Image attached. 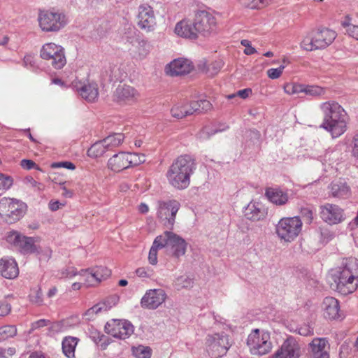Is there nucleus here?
<instances>
[{"instance_id": "1", "label": "nucleus", "mask_w": 358, "mask_h": 358, "mask_svg": "<svg viewBox=\"0 0 358 358\" xmlns=\"http://www.w3.org/2000/svg\"><path fill=\"white\" fill-rule=\"evenodd\" d=\"M174 31L178 36L189 40H196L199 36L210 37L217 33V20L214 13L198 10L193 20H182L176 24Z\"/></svg>"}, {"instance_id": "2", "label": "nucleus", "mask_w": 358, "mask_h": 358, "mask_svg": "<svg viewBox=\"0 0 358 358\" xmlns=\"http://www.w3.org/2000/svg\"><path fill=\"white\" fill-rule=\"evenodd\" d=\"M196 169L195 158L189 155L178 157L168 169L166 177L175 189L183 190L190 185V178Z\"/></svg>"}, {"instance_id": "3", "label": "nucleus", "mask_w": 358, "mask_h": 358, "mask_svg": "<svg viewBox=\"0 0 358 358\" xmlns=\"http://www.w3.org/2000/svg\"><path fill=\"white\" fill-rule=\"evenodd\" d=\"M323 114L321 128L329 131L333 138L342 135L347 129V113L334 101H329L320 105Z\"/></svg>"}, {"instance_id": "4", "label": "nucleus", "mask_w": 358, "mask_h": 358, "mask_svg": "<svg viewBox=\"0 0 358 358\" xmlns=\"http://www.w3.org/2000/svg\"><path fill=\"white\" fill-rule=\"evenodd\" d=\"M336 289L343 295L354 292L358 287V259L348 257L332 275Z\"/></svg>"}, {"instance_id": "5", "label": "nucleus", "mask_w": 358, "mask_h": 358, "mask_svg": "<svg viewBox=\"0 0 358 358\" xmlns=\"http://www.w3.org/2000/svg\"><path fill=\"white\" fill-rule=\"evenodd\" d=\"M337 34L332 29L321 27L312 30L301 42V48L307 51L324 49L336 39Z\"/></svg>"}, {"instance_id": "6", "label": "nucleus", "mask_w": 358, "mask_h": 358, "mask_svg": "<svg viewBox=\"0 0 358 358\" xmlns=\"http://www.w3.org/2000/svg\"><path fill=\"white\" fill-rule=\"evenodd\" d=\"M278 237L285 242L293 241L301 233L302 221L298 216L281 218L275 225Z\"/></svg>"}, {"instance_id": "7", "label": "nucleus", "mask_w": 358, "mask_h": 358, "mask_svg": "<svg viewBox=\"0 0 358 358\" xmlns=\"http://www.w3.org/2000/svg\"><path fill=\"white\" fill-rule=\"evenodd\" d=\"M205 344L206 352L211 358L223 357L231 346L229 335L224 331L207 334Z\"/></svg>"}, {"instance_id": "8", "label": "nucleus", "mask_w": 358, "mask_h": 358, "mask_svg": "<svg viewBox=\"0 0 358 358\" xmlns=\"http://www.w3.org/2000/svg\"><path fill=\"white\" fill-rule=\"evenodd\" d=\"M26 205L14 199L3 198L0 200V217L8 224H13L23 217Z\"/></svg>"}, {"instance_id": "9", "label": "nucleus", "mask_w": 358, "mask_h": 358, "mask_svg": "<svg viewBox=\"0 0 358 358\" xmlns=\"http://www.w3.org/2000/svg\"><path fill=\"white\" fill-rule=\"evenodd\" d=\"M247 345L252 355L260 356L268 354L273 347L270 334L258 329L252 330L249 334Z\"/></svg>"}, {"instance_id": "10", "label": "nucleus", "mask_w": 358, "mask_h": 358, "mask_svg": "<svg viewBox=\"0 0 358 358\" xmlns=\"http://www.w3.org/2000/svg\"><path fill=\"white\" fill-rule=\"evenodd\" d=\"M158 237L162 238L160 241L163 245V248H166L168 255L176 259H179L181 256L185 255L187 243L182 237L169 231H164Z\"/></svg>"}, {"instance_id": "11", "label": "nucleus", "mask_w": 358, "mask_h": 358, "mask_svg": "<svg viewBox=\"0 0 358 358\" xmlns=\"http://www.w3.org/2000/svg\"><path fill=\"white\" fill-rule=\"evenodd\" d=\"M6 241L23 255L38 253V247L33 237L26 236L19 231H11L6 236Z\"/></svg>"}, {"instance_id": "12", "label": "nucleus", "mask_w": 358, "mask_h": 358, "mask_svg": "<svg viewBox=\"0 0 358 358\" xmlns=\"http://www.w3.org/2000/svg\"><path fill=\"white\" fill-rule=\"evenodd\" d=\"M40 57L48 61L55 69H61L66 64L64 48L54 43L44 44L41 49Z\"/></svg>"}, {"instance_id": "13", "label": "nucleus", "mask_w": 358, "mask_h": 358, "mask_svg": "<svg viewBox=\"0 0 358 358\" xmlns=\"http://www.w3.org/2000/svg\"><path fill=\"white\" fill-rule=\"evenodd\" d=\"M145 156L137 153L120 152L110 157L108 162V168L115 172H120L130 166H137L144 162Z\"/></svg>"}, {"instance_id": "14", "label": "nucleus", "mask_w": 358, "mask_h": 358, "mask_svg": "<svg viewBox=\"0 0 358 358\" xmlns=\"http://www.w3.org/2000/svg\"><path fill=\"white\" fill-rule=\"evenodd\" d=\"M39 26L43 31H58L66 23L65 15L59 12L41 11L38 15Z\"/></svg>"}, {"instance_id": "15", "label": "nucleus", "mask_w": 358, "mask_h": 358, "mask_svg": "<svg viewBox=\"0 0 358 358\" xmlns=\"http://www.w3.org/2000/svg\"><path fill=\"white\" fill-rule=\"evenodd\" d=\"M180 207V203L175 199L158 202L157 217L166 228L172 229Z\"/></svg>"}, {"instance_id": "16", "label": "nucleus", "mask_w": 358, "mask_h": 358, "mask_svg": "<svg viewBox=\"0 0 358 358\" xmlns=\"http://www.w3.org/2000/svg\"><path fill=\"white\" fill-rule=\"evenodd\" d=\"M105 331L119 339H126L134 333V327L127 320L113 319L105 325Z\"/></svg>"}, {"instance_id": "17", "label": "nucleus", "mask_w": 358, "mask_h": 358, "mask_svg": "<svg viewBox=\"0 0 358 358\" xmlns=\"http://www.w3.org/2000/svg\"><path fill=\"white\" fill-rule=\"evenodd\" d=\"M321 219L330 225L338 224L345 220L344 210L339 206L327 203L320 207Z\"/></svg>"}, {"instance_id": "18", "label": "nucleus", "mask_w": 358, "mask_h": 358, "mask_svg": "<svg viewBox=\"0 0 358 358\" xmlns=\"http://www.w3.org/2000/svg\"><path fill=\"white\" fill-rule=\"evenodd\" d=\"M139 92L128 85H119L113 93V100L120 104H132L137 101Z\"/></svg>"}, {"instance_id": "19", "label": "nucleus", "mask_w": 358, "mask_h": 358, "mask_svg": "<svg viewBox=\"0 0 358 358\" xmlns=\"http://www.w3.org/2000/svg\"><path fill=\"white\" fill-rule=\"evenodd\" d=\"M138 25L147 32L154 31L156 26L153 8L148 4H141L138 7Z\"/></svg>"}, {"instance_id": "20", "label": "nucleus", "mask_w": 358, "mask_h": 358, "mask_svg": "<svg viewBox=\"0 0 358 358\" xmlns=\"http://www.w3.org/2000/svg\"><path fill=\"white\" fill-rule=\"evenodd\" d=\"M166 296L162 289H149L142 297L141 306L143 308L155 310L165 301Z\"/></svg>"}, {"instance_id": "21", "label": "nucleus", "mask_w": 358, "mask_h": 358, "mask_svg": "<svg viewBox=\"0 0 358 358\" xmlns=\"http://www.w3.org/2000/svg\"><path fill=\"white\" fill-rule=\"evenodd\" d=\"M300 353L299 344L294 337L289 336L270 358H299Z\"/></svg>"}, {"instance_id": "22", "label": "nucleus", "mask_w": 358, "mask_h": 358, "mask_svg": "<svg viewBox=\"0 0 358 358\" xmlns=\"http://www.w3.org/2000/svg\"><path fill=\"white\" fill-rule=\"evenodd\" d=\"M329 344L326 338H315L308 344V352L312 358H329Z\"/></svg>"}, {"instance_id": "23", "label": "nucleus", "mask_w": 358, "mask_h": 358, "mask_svg": "<svg viewBox=\"0 0 358 358\" xmlns=\"http://www.w3.org/2000/svg\"><path fill=\"white\" fill-rule=\"evenodd\" d=\"M328 188L329 196L335 199H348L352 194L350 187L344 180H334L329 184Z\"/></svg>"}, {"instance_id": "24", "label": "nucleus", "mask_w": 358, "mask_h": 358, "mask_svg": "<svg viewBox=\"0 0 358 358\" xmlns=\"http://www.w3.org/2000/svg\"><path fill=\"white\" fill-rule=\"evenodd\" d=\"M246 219L251 221H259L264 220L267 215V210L259 202H250L243 211Z\"/></svg>"}, {"instance_id": "25", "label": "nucleus", "mask_w": 358, "mask_h": 358, "mask_svg": "<svg viewBox=\"0 0 358 358\" xmlns=\"http://www.w3.org/2000/svg\"><path fill=\"white\" fill-rule=\"evenodd\" d=\"M166 69H169L168 73L172 76H181L189 73L193 66L188 59L179 58L171 62Z\"/></svg>"}, {"instance_id": "26", "label": "nucleus", "mask_w": 358, "mask_h": 358, "mask_svg": "<svg viewBox=\"0 0 358 358\" xmlns=\"http://www.w3.org/2000/svg\"><path fill=\"white\" fill-rule=\"evenodd\" d=\"M81 271L88 273V282L91 285L99 284L111 275V271L107 267L102 266L88 268L85 271L82 270Z\"/></svg>"}, {"instance_id": "27", "label": "nucleus", "mask_w": 358, "mask_h": 358, "mask_svg": "<svg viewBox=\"0 0 358 358\" xmlns=\"http://www.w3.org/2000/svg\"><path fill=\"white\" fill-rule=\"evenodd\" d=\"M79 95L89 102L94 101L99 96L98 85L95 83H80L76 85Z\"/></svg>"}, {"instance_id": "28", "label": "nucleus", "mask_w": 358, "mask_h": 358, "mask_svg": "<svg viewBox=\"0 0 358 358\" xmlns=\"http://www.w3.org/2000/svg\"><path fill=\"white\" fill-rule=\"evenodd\" d=\"M120 297L117 294H113L106 297L103 301L96 303L88 309L85 315H91L98 314L101 312H106L115 306L119 301Z\"/></svg>"}, {"instance_id": "29", "label": "nucleus", "mask_w": 358, "mask_h": 358, "mask_svg": "<svg viewBox=\"0 0 358 358\" xmlns=\"http://www.w3.org/2000/svg\"><path fill=\"white\" fill-rule=\"evenodd\" d=\"M265 196L269 201L277 206H284L289 201L287 192L278 187H267Z\"/></svg>"}, {"instance_id": "30", "label": "nucleus", "mask_w": 358, "mask_h": 358, "mask_svg": "<svg viewBox=\"0 0 358 358\" xmlns=\"http://www.w3.org/2000/svg\"><path fill=\"white\" fill-rule=\"evenodd\" d=\"M322 308L324 317L329 320H335L340 317L339 302L335 298L331 296L325 297L322 303Z\"/></svg>"}, {"instance_id": "31", "label": "nucleus", "mask_w": 358, "mask_h": 358, "mask_svg": "<svg viewBox=\"0 0 358 358\" xmlns=\"http://www.w3.org/2000/svg\"><path fill=\"white\" fill-rule=\"evenodd\" d=\"M0 274L5 278H15L19 274V269L15 260L14 259H0Z\"/></svg>"}, {"instance_id": "32", "label": "nucleus", "mask_w": 358, "mask_h": 358, "mask_svg": "<svg viewBox=\"0 0 358 358\" xmlns=\"http://www.w3.org/2000/svg\"><path fill=\"white\" fill-rule=\"evenodd\" d=\"M228 127L224 126L222 128H217L213 124H207L203 126L197 133L196 138L200 141L208 140L214 134L224 131Z\"/></svg>"}, {"instance_id": "33", "label": "nucleus", "mask_w": 358, "mask_h": 358, "mask_svg": "<svg viewBox=\"0 0 358 358\" xmlns=\"http://www.w3.org/2000/svg\"><path fill=\"white\" fill-rule=\"evenodd\" d=\"M78 339L75 337H65L62 341V351L68 358L75 357V349L78 344Z\"/></svg>"}, {"instance_id": "34", "label": "nucleus", "mask_w": 358, "mask_h": 358, "mask_svg": "<svg viewBox=\"0 0 358 358\" xmlns=\"http://www.w3.org/2000/svg\"><path fill=\"white\" fill-rule=\"evenodd\" d=\"M124 138V136L122 133H115L108 136L103 139V144L106 147L108 150H112L114 148L120 146Z\"/></svg>"}, {"instance_id": "35", "label": "nucleus", "mask_w": 358, "mask_h": 358, "mask_svg": "<svg viewBox=\"0 0 358 358\" xmlns=\"http://www.w3.org/2000/svg\"><path fill=\"white\" fill-rule=\"evenodd\" d=\"M162 238L160 237L157 236L154 240L152 245L151 246L149 255H148V262L152 265H156L157 264V252L158 250L163 248V245L160 241Z\"/></svg>"}, {"instance_id": "36", "label": "nucleus", "mask_w": 358, "mask_h": 358, "mask_svg": "<svg viewBox=\"0 0 358 358\" xmlns=\"http://www.w3.org/2000/svg\"><path fill=\"white\" fill-rule=\"evenodd\" d=\"M192 111L195 113H202L210 110L212 108L211 103L206 99L190 101Z\"/></svg>"}, {"instance_id": "37", "label": "nucleus", "mask_w": 358, "mask_h": 358, "mask_svg": "<svg viewBox=\"0 0 358 358\" xmlns=\"http://www.w3.org/2000/svg\"><path fill=\"white\" fill-rule=\"evenodd\" d=\"M108 150L103 144V141L94 143L88 150V155L93 157H98L103 155Z\"/></svg>"}, {"instance_id": "38", "label": "nucleus", "mask_w": 358, "mask_h": 358, "mask_svg": "<svg viewBox=\"0 0 358 358\" xmlns=\"http://www.w3.org/2000/svg\"><path fill=\"white\" fill-rule=\"evenodd\" d=\"M301 92L312 96H318L324 94L322 87L317 85H308L301 84Z\"/></svg>"}, {"instance_id": "39", "label": "nucleus", "mask_w": 358, "mask_h": 358, "mask_svg": "<svg viewBox=\"0 0 358 358\" xmlns=\"http://www.w3.org/2000/svg\"><path fill=\"white\" fill-rule=\"evenodd\" d=\"M17 334L16 327L14 325H5L0 327V341L13 337Z\"/></svg>"}, {"instance_id": "40", "label": "nucleus", "mask_w": 358, "mask_h": 358, "mask_svg": "<svg viewBox=\"0 0 358 358\" xmlns=\"http://www.w3.org/2000/svg\"><path fill=\"white\" fill-rule=\"evenodd\" d=\"M110 74H109V80L117 82V81H122L124 78L126 77V73L124 72H122L120 69L115 66H110Z\"/></svg>"}, {"instance_id": "41", "label": "nucleus", "mask_w": 358, "mask_h": 358, "mask_svg": "<svg viewBox=\"0 0 358 358\" xmlns=\"http://www.w3.org/2000/svg\"><path fill=\"white\" fill-rule=\"evenodd\" d=\"M171 113L172 116L177 119H182L189 115V112L185 110L182 103L174 105Z\"/></svg>"}, {"instance_id": "42", "label": "nucleus", "mask_w": 358, "mask_h": 358, "mask_svg": "<svg viewBox=\"0 0 358 358\" xmlns=\"http://www.w3.org/2000/svg\"><path fill=\"white\" fill-rule=\"evenodd\" d=\"M133 354L137 358H150L152 350L150 347L139 345L133 348Z\"/></svg>"}, {"instance_id": "43", "label": "nucleus", "mask_w": 358, "mask_h": 358, "mask_svg": "<svg viewBox=\"0 0 358 358\" xmlns=\"http://www.w3.org/2000/svg\"><path fill=\"white\" fill-rule=\"evenodd\" d=\"M29 300L31 303H35L38 306H41L43 303V294L40 287H36L31 290V293L29 295Z\"/></svg>"}, {"instance_id": "44", "label": "nucleus", "mask_w": 358, "mask_h": 358, "mask_svg": "<svg viewBox=\"0 0 358 358\" xmlns=\"http://www.w3.org/2000/svg\"><path fill=\"white\" fill-rule=\"evenodd\" d=\"M13 182L10 176L0 173V196L12 186Z\"/></svg>"}, {"instance_id": "45", "label": "nucleus", "mask_w": 358, "mask_h": 358, "mask_svg": "<svg viewBox=\"0 0 358 358\" xmlns=\"http://www.w3.org/2000/svg\"><path fill=\"white\" fill-rule=\"evenodd\" d=\"M135 273L141 278H151L154 275V271L149 267H140L135 271Z\"/></svg>"}, {"instance_id": "46", "label": "nucleus", "mask_w": 358, "mask_h": 358, "mask_svg": "<svg viewBox=\"0 0 358 358\" xmlns=\"http://www.w3.org/2000/svg\"><path fill=\"white\" fill-rule=\"evenodd\" d=\"M126 31L124 33L122 38L129 43H133L136 35V29L134 26L128 25V27L125 29Z\"/></svg>"}, {"instance_id": "47", "label": "nucleus", "mask_w": 358, "mask_h": 358, "mask_svg": "<svg viewBox=\"0 0 358 358\" xmlns=\"http://www.w3.org/2000/svg\"><path fill=\"white\" fill-rule=\"evenodd\" d=\"M271 0H248V6L252 9H261L270 3Z\"/></svg>"}, {"instance_id": "48", "label": "nucleus", "mask_w": 358, "mask_h": 358, "mask_svg": "<svg viewBox=\"0 0 358 358\" xmlns=\"http://www.w3.org/2000/svg\"><path fill=\"white\" fill-rule=\"evenodd\" d=\"M285 92L288 94L301 93V84L288 83L284 86Z\"/></svg>"}, {"instance_id": "49", "label": "nucleus", "mask_w": 358, "mask_h": 358, "mask_svg": "<svg viewBox=\"0 0 358 358\" xmlns=\"http://www.w3.org/2000/svg\"><path fill=\"white\" fill-rule=\"evenodd\" d=\"M150 45L146 40L138 42V54L140 57H145L150 52Z\"/></svg>"}, {"instance_id": "50", "label": "nucleus", "mask_w": 358, "mask_h": 358, "mask_svg": "<svg viewBox=\"0 0 358 358\" xmlns=\"http://www.w3.org/2000/svg\"><path fill=\"white\" fill-rule=\"evenodd\" d=\"M284 69L285 65H280L276 69H270L267 71V75L271 79H277L282 75Z\"/></svg>"}, {"instance_id": "51", "label": "nucleus", "mask_w": 358, "mask_h": 358, "mask_svg": "<svg viewBox=\"0 0 358 358\" xmlns=\"http://www.w3.org/2000/svg\"><path fill=\"white\" fill-rule=\"evenodd\" d=\"M52 168H65L70 170H74L76 169L75 164L69 161L55 162L52 164Z\"/></svg>"}, {"instance_id": "52", "label": "nucleus", "mask_w": 358, "mask_h": 358, "mask_svg": "<svg viewBox=\"0 0 358 358\" xmlns=\"http://www.w3.org/2000/svg\"><path fill=\"white\" fill-rule=\"evenodd\" d=\"M241 44L245 47L244 53L247 55H251L257 52L256 49L251 45L250 41L247 39L242 40Z\"/></svg>"}, {"instance_id": "53", "label": "nucleus", "mask_w": 358, "mask_h": 358, "mask_svg": "<svg viewBox=\"0 0 358 358\" xmlns=\"http://www.w3.org/2000/svg\"><path fill=\"white\" fill-rule=\"evenodd\" d=\"M90 336L96 343L101 342L105 337L103 334H101L99 331L93 328L90 329Z\"/></svg>"}, {"instance_id": "54", "label": "nucleus", "mask_w": 358, "mask_h": 358, "mask_svg": "<svg viewBox=\"0 0 358 358\" xmlns=\"http://www.w3.org/2000/svg\"><path fill=\"white\" fill-rule=\"evenodd\" d=\"M20 166L27 170H30L32 169H39L38 166L31 159H22L20 162Z\"/></svg>"}, {"instance_id": "55", "label": "nucleus", "mask_w": 358, "mask_h": 358, "mask_svg": "<svg viewBox=\"0 0 358 358\" xmlns=\"http://www.w3.org/2000/svg\"><path fill=\"white\" fill-rule=\"evenodd\" d=\"M78 273L77 270L75 267L70 266L67 267L66 268L64 269L62 271V275L64 278H72L75 275H76Z\"/></svg>"}, {"instance_id": "56", "label": "nucleus", "mask_w": 358, "mask_h": 358, "mask_svg": "<svg viewBox=\"0 0 358 358\" xmlns=\"http://www.w3.org/2000/svg\"><path fill=\"white\" fill-rule=\"evenodd\" d=\"M301 215L310 223L313 219V212L310 208H303L301 210Z\"/></svg>"}, {"instance_id": "57", "label": "nucleus", "mask_w": 358, "mask_h": 358, "mask_svg": "<svg viewBox=\"0 0 358 358\" xmlns=\"http://www.w3.org/2000/svg\"><path fill=\"white\" fill-rule=\"evenodd\" d=\"M50 324V321L48 320L41 319L31 324V329H37L41 327L48 326Z\"/></svg>"}, {"instance_id": "58", "label": "nucleus", "mask_w": 358, "mask_h": 358, "mask_svg": "<svg viewBox=\"0 0 358 358\" xmlns=\"http://www.w3.org/2000/svg\"><path fill=\"white\" fill-rule=\"evenodd\" d=\"M298 332L300 335L307 336L313 334V329H311L308 325H303L298 329Z\"/></svg>"}, {"instance_id": "59", "label": "nucleus", "mask_w": 358, "mask_h": 358, "mask_svg": "<svg viewBox=\"0 0 358 358\" xmlns=\"http://www.w3.org/2000/svg\"><path fill=\"white\" fill-rule=\"evenodd\" d=\"M352 156L357 159H358V134H356L352 139Z\"/></svg>"}, {"instance_id": "60", "label": "nucleus", "mask_w": 358, "mask_h": 358, "mask_svg": "<svg viewBox=\"0 0 358 358\" xmlns=\"http://www.w3.org/2000/svg\"><path fill=\"white\" fill-rule=\"evenodd\" d=\"M11 310L10 305L8 303H3L0 305V317L8 315Z\"/></svg>"}, {"instance_id": "61", "label": "nucleus", "mask_w": 358, "mask_h": 358, "mask_svg": "<svg viewBox=\"0 0 358 358\" xmlns=\"http://www.w3.org/2000/svg\"><path fill=\"white\" fill-rule=\"evenodd\" d=\"M347 33L350 37L358 41V25L350 26Z\"/></svg>"}, {"instance_id": "62", "label": "nucleus", "mask_w": 358, "mask_h": 358, "mask_svg": "<svg viewBox=\"0 0 358 358\" xmlns=\"http://www.w3.org/2000/svg\"><path fill=\"white\" fill-rule=\"evenodd\" d=\"M64 328V324L62 322H55L52 323L50 329L54 332L62 331Z\"/></svg>"}, {"instance_id": "63", "label": "nucleus", "mask_w": 358, "mask_h": 358, "mask_svg": "<svg viewBox=\"0 0 358 358\" xmlns=\"http://www.w3.org/2000/svg\"><path fill=\"white\" fill-rule=\"evenodd\" d=\"M252 93L251 89L246 88L244 90H241L238 91L237 95L241 97L242 99H245L248 97L249 94Z\"/></svg>"}, {"instance_id": "64", "label": "nucleus", "mask_w": 358, "mask_h": 358, "mask_svg": "<svg viewBox=\"0 0 358 358\" xmlns=\"http://www.w3.org/2000/svg\"><path fill=\"white\" fill-rule=\"evenodd\" d=\"M358 227V210L355 217L348 224V229L350 231L355 230Z\"/></svg>"}]
</instances>
